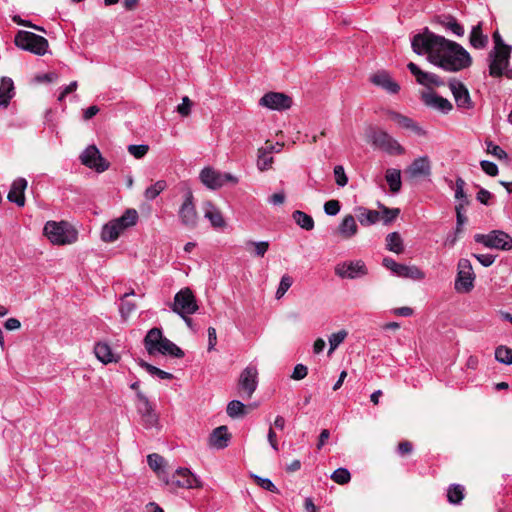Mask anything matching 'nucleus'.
<instances>
[{
  "label": "nucleus",
  "mask_w": 512,
  "mask_h": 512,
  "mask_svg": "<svg viewBox=\"0 0 512 512\" xmlns=\"http://www.w3.org/2000/svg\"><path fill=\"white\" fill-rule=\"evenodd\" d=\"M205 218H207L214 228H224L226 222L222 213L211 202H206L204 205Z\"/></svg>",
  "instance_id": "30"
},
{
  "label": "nucleus",
  "mask_w": 512,
  "mask_h": 512,
  "mask_svg": "<svg viewBox=\"0 0 512 512\" xmlns=\"http://www.w3.org/2000/svg\"><path fill=\"white\" fill-rule=\"evenodd\" d=\"M474 240L490 249L504 251L512 249V237L502 230H493L488 234H475Z\"/></svg>",
  "instance_id": "7"
},
{
  "label": "nucleus",
  "mask_w": 512,
  "mask_h": 512,
  "mask_svg": "<svg viewBox=\"0 0 512 512\" xmlns=\"http://www.w3.org/2000/svg\"><path fill=\"white\" fill-rule=\"evenodd\" d=\"M450 92L452 93L458 108H472L473 102L470 97L468 88L460 81L450 80Z\"/></svg>",
  "instance_id": "20"
},
{
  "label": "nucleus",
  "mask_w": 512,
  "mask_h": 512,
  "mask_svg": "<svg viewBox=\"0 0 512 512\" xmlns=\"http://www.w3.org/2000/svg\"><path fill=\"white\" fill-rule=\"evenodd\" d=\"M386 249L396 254L404 251L403 241L398 232H392L386 236Z\"/></svg>",
  "instance_id": "40"
},
{
  "label": "nucleus",
  "mask_w": 512,
  "mask_h": 512,
  "mask_svg": "<svg viewBox=\"0 0 512 512\" xmlns=\"http://www.w3.org/2000/svg\"><path fill=\"white\" fill-rule=\"evenodd\" d=\"M386 181L389 184L390 190L397 193L401 189V173L397 169H388L386 171Z\"/></svg>",
  "instance_id": "41"
},
{
  "label": "nucleus",
  "mask_w": 512,
  "mask_h": 512,
  "mask_svg": "<svg viewBox=\"0 0 512 512\" xmlns=\"http://www.w3.org/2000/svg\"><path fill=\"white\" fill-rule=\"evenodd\" d=\"M258 385V370L253 364H249L240 374L238 389L241 396L250 399Z\"/></svg>",
  "instance_id": "13"
},
{
  "label": "nucleus",
  "mask_w": 512,
  "mask_h": 512,
  "mask_svg": "<svg viewBox=\"0 0 512 512\" xmlns=\"http://www.w3.org/2000/svg\"><path fill=\"white\" fill-rule=\"evenodd\" d=\"M331 479L337 484L344 485L350 481L351 474L346 468H338L332 473Z\"/></svg>",
  "instance_id": "48"
},
{
  "label": "nucleus",
  "mask_w": 512,
  "mask_h": 512,
  "mask_svg": "<svg viewBox=\"0 0 512 512\" xmlns=\"http://www.w3.org/2000/svg\"><path fill=\"white\" fill-rule=\"evenodd\" d=\"M147 462L149 467L155 471L158 477L163 481V477L167 476V473L164 470L165 460L162 456L157 453H153L148 455Z\"/></svg>",
  "instance_id": "38"
},
{
  "label": "nucleus",
  "mask_w": 512,
  "mask_h": 512,
  "mask_svg": "<svg viewBox=\"0 0 512 512\" xmlns=\"http://www.w3.org/2000/svg\"><path fill=\"white\" fill-rule=\"evenodd\" d=\"M481 169L489 176H496L498 174V166L488 160H482L480 162Z\"/></svg>",
  "instance_id": "59"
},
{
  "label": "nucleus",
  "mask_w": 512,
  "mask_h": 512,
  "mask_svg": "<svg viewBox=\"0 0 512 512\" xmlns=\"http://www.w3.org/2000/svg\"><path fill=\"white\" fill-rule=\"evenodd\" d=\"M465 496V488L460 484L450 485V503L459 504Z\"/></svg>",
  "instance_id": "49"
},
{
  "label": "nucleus",
  "mask_w": 512,
  "mask_h": 512,
  "mask_svg": "<svg viewBox=\"0 0 512 512\" xmlns=\"http://www.w3.org/2000/svg\"><path fill=\"white\" fill-rule=\"evenodd\" d=\"M470 44L476 49H483L488 43V37L482 33L481 24L474 26L470 33Z\"/></svg>",
  "instance_id": "37"
},
{
  "label": "nucleus",
  "mask_w": 512,
  "mask_h": 512,
  "mask_svg": "<svg viewBox=\"0 0 512 512\" xmlns=\"http://www.w3.org/2000/svg\"><path fill=\"white\" fill-rule=\"evenodd\" d=\"M44 234L53 244L58 245L71 244L76 240L75 231L66 222H47Z\"/></svg>",
  "instance_id": "4"
},
{
  "label": "nucleus",
  "mask_w": 512,
  "mask_h": 512,
  "mask_svg": "<svg viewBox=\"0 0 512 512\" xmlns=\"http://www.w3.org/2000/svg\"><path fill=\"white\" fill-rule=\"evenodd\" d=\"M27 184L28 183L24 178L14 180L7 196L8 200L19 207H23L25 205L24 192L27 188Z\"/></svg>",
  "instance_id": "22"
},
{
  "label": "nucleus",
  "mask_w": 512,
  "mask_h": 512,
  "mask_svg": "<svg viewBox=\"0 0 512 512\" xmlns=\"http://www.w3.org/2000/svg\"><path fill=\"white\" fill-rule=\"evenodd\" d=\"M193 102L188 96L183 97L182 103L178 105L177 112L182 116H188L190 114Z\"/></svg>",
  "instance_id": "60"
},
{
  "label": "nucleus",
  "mask_w": 512,
  "mask_h": 512,
  "mask_svg": "<svg viewBox=\"0 0 512 512\" xmlns=\"http://www.w3.org/2000/svg\"><path fill=\"white\" fill-rule=\"evenodd\" d=\"M382 264L385 268L391 270L393 274L399 277L411 279H422L424 277L423 273L417 267L399 264L390 257H385Z\"/></svg>",
  "instance_id": "19"
},
{
  "label": "nucleus",
  "mask_w": 512,
  "mask_h": 512,
  "mask_svg": "<svg viewBox=\"0 0 512 512\" xmlns=\"http://www.w3.org/2000/svg\"><path fill=\"white\" fill-rule=\"evenodd\" d=\"M292 284H293L292 277H290L289 275H283L280 280L278 289L276 291V295H275L276 299H281L285 295V293L288 291V289L292 286Z\"/></svg>",
  "instance_id": "50"
},
{
  "label": "nucleus",
  "mask_w": 512,
  "mask_h": 512,
  "mask_svg": "<svg viewBox=\"0 0 512 512\" xmlns=\"http://www.w3.org/2000/svg\"><path fill=\"white\" fill-rule=\"evenodd\" d=\"M166 187V181L158 180L157 182H155L154 184L150 185L145 189L144 197L147 200L152 201L156 199V197L159 196V194L163 192L166 189Z\"/></svg>",
  "instance_id": "42"
},
{
  "label": "nucleus",
  "mask_w": 512,
  "mask_h": 512,
  "mask_svg": "<svg viewBox=\"0 0 512 512\" xmlns=\"http://www.w3.org/2000/svg\"><path fill=\"white\" fill-rule=\"evenodd\" d=\"M292 103V98L281 92H268L259 100V105L279 111L289 109Z\"/></svg>",
  "instance_id": "18"
},
{
  "label": "nucleus",
  "mask_w": 512,
  "mask_h": 512,
  "mask_svg": "<svg viewBox=\"0 0 512 512\" xmlns=\"http://www.w3.org/2000/svg\"><path fill=\"white\" fill-rule=\"evenodd\" d=\"M79 159L84 166L95 170L97 173H103L110 167V163L101 155L95 145H89L80 154Z\"/></svg>",
  "instance_id": "12"
},
{
  "label": "nucleus",
  "mask_w": 512,
  "mask_h": 512,
  "mask_svg": "<svg viewBox=\"0 0 512 512\" xmlns=\"http://www.w3.org/2000/svg\"><path fill=\"white\" fill-rule=\"evenodd\" d=\"M14 44L18 48L38 56L45 55L49 48V43L46 38L25 30H19L16 33Z\"/></svg>",
  "instance_id": "3"
},
{
  "label": "nucleus",
  "mask_w": 512,
  "mask_h": 512,
  "mask_svg": "<svg viewBox=\"0 0 512 512\" xmlns=\"http://www.w3.org/2000/svg\"><path fill=\"white\" fill-rule=\"evenodd\" d=\"M178 216L183 226L190 229L196 227L198 215L194 204L193 192L189 187L184 189V200L179 208Z\"/></svg>",
  "instance_id": "11"
},
{
  "label": "nucleus",
  "mask_w": 512,
  "mask_h": 512,
  "mask_svg": "<svg viewBox=\"0 0 512 512\" xmlns=\"http://www.w3.org/2000/svg\"><path fill=\"white\" fill-rule=\"evenodd\" d=\"M292 218L298 226L306 231H310L314 228V220L312 216L301 210H295L292 213Z\"/></svg>",
  "instance_id": "39"
},
{
  "label": "nucleus",
  "mask_w": 512,
  "mask_h": 512,
  "mask_svg": "<svg viewBox=\"0 0 512 512\" xmlns=\"http://www.w3.org/2000/svg\"><path fill=\"white\" fill-rule=\"evenodd\" d=\"M243 249L256 257H263L269 249V242L259 241L255 242L247 240L243 243Z\"/></svg>",
  "instance_id": "34"
},
{
  "label": "nucleus",
  "mask_w": 512,
  "mask_h": 512,
  "mask_svg": "<svg viewBox=\"0 0 512 512\" xmlns=\"http://www.w3.org/2000/svg\"><path fill=\"white\" fill-rule=\"evenodd\" d=\"M341 208L340 202L338 200H329L324 204V211L329 216H335L339 213Z\"/></svg>",
  "instance_id": "57"
},
{
  "label": "nucleus",
  "mask_w": 512,
  "mask_h": 512,
  "mask_svg": "<svg viewBox=\"0 0 512 512\" xmlns=\"http://www.w3.org/2000/svg\"><path fill=\"white\" fill-rule=\"evenodd\" d=\"M170 308L180 317H184L186 314H194L199 307L192 290L186 287L175 294L173 303L170 304Z\"/></svg>",
  "instance_id": "8"
},
{
  "label": "nucleus",
  "mask_w": 512,
  "mask_h": 512,
  "mask_svg": "<svg viewBox=\"0 0 512 512\" xmlns=\"http://www.w3.org/2000/svg\"><path fill=\"white\" fill-rule=\"evenodd\" d=\"M406 173L410 177L417 178L427 176L430 174V165L427 157H420L415 159L412 164L408 167Z\"/></svg>",
  "instance_id": "28"
},
{
  "label": "nucleus",
  "mask_w": 512,
  "mask_h": 512,
  "mask_svg": "<svg viewBox=\"0 0 512 512\" xmlns=\"http://www.w3.org/2000/svg\"><path fill=\"white\" fill-rule=\"evenodd\" d=\"M339 234L344 238H351L358 232V226L353 215H346L338 226Z\"/></svg>",
  "instance_id": "33"
},
{
  "label": "nucleus",
  "mask_w": 512,
  "mask_h": 512,
  "mask_svg": "<svg viewBox=\"0 0 512 512\" xmlns=\"http://www.w3.org/2000/svg\"><path fill=\"white\" fill-rule=\"evenodd\" d=\"M144 345L149 355L160 353L174 358H182L184 352L175 343L165 338L159 328H152L144 338Z\"/></svg>",
  "instance_id": "2"
},
{
  "label": "nucleus",
  "mask_w": 512,
  "mask_h": 512,
  "mask_svg": "<svg viewBox=\"0 0 512 512\" xmlns=\"http://www.w3.org/2000/svg\"><path fill=\"white\" fill-rule=\"evenodd\" d=\"M230 434L226 426H219L213 430L209 438L210 446L216 449H224L228 446Z\"/></svg>",
  "instance_id": "26"
},
{
  "label": "nucleus",
  "mask_w": 512,
  "mask_h": 512,
  "mask_svg": "<svg viewBox=\"0 0 512 512\" xmlns=\"http://www.w3.org/2000/svg\"><path fill=\"white\" fill-rule=\"evenodd\" d=\"M485 145H486V152L488 154H491L498 159L507 158V153L500 146L494 144L492 141L486 140Z\"/></svg>",
  "instance_id": "51"
},
{
  "label": "nucleus",
  "mask_w": 512,
  "mask_h": 512,
  "mask_svg": "<svg viewBox=\"0 0 512 512\" xmlns=\"http://www.w3.org/2000/svg\"><path fill=\"white\" fill-rule=\"evenodd\" d=\"M381 207H382V213H383L382 219H383L384 224H389L392 221H394L400 213L399 208H388L385 206H381Z\"/></svg>",
  "instance_id": "54"
},
{
  "label": "nucleus",
  "mask_w": 512,
  "mask_h": 512,
  "mask_svg": "<svg viewBox=\"0 0 512 512\" xmlns=\"http://www.w3.org/2000/svg\"><path fill=\"white\" fill-rule=\"evenodd\" d=\"M421 100L427 107L443 112L448 110V99L439 96L433 90L423 91L421 93Z\"/></svg>",
  "instance_id": "24"
},
{
  "label": "nucleus",
  "mask_w": 512,
  "mask_h": 512,
  "mask_svg": "<svg viewBox=\"0 0 512 512\" xmlns=\"http://www.w3.org/2000/svg\"><path fill=\"white\" fill-rule=\"evenodd\" d=\"M122 230L119 228L118 224L111 220L107 224H105L101 231V239L104 242H114L118 239Z\"/></svg>",
  "instance_id": "35"
},
{
  "label": "nucleus",
  "mask_w": 512,
  "mask_h": 512,
  "mask_svg": "<svg viewBox=\"0 0 512 512\" xmlns=\"http://www.w3.org/2000/svg\"><path fill=\"white\" fill-rule=\"evenodd\" d=\"M450 32L455 34L456 36H463L464 35V27L457 22V20L450 15Z\"/></svg>",
  "instance_id": "64"
},
{
  "label": "nucleus",
  "mask_w": 512,
  "mask_h": 512,
  "mask_svg": "<svg viewBox=\"0 0 512 512\" xmlns=\"http://www.w3.org/2000/svg\"><path fill=\"white\" fill-rule=\"evenodd\" d=\"M335 274L342 279H357L368 274V269L362 260L345 261L335 266Z\"/></svg>",
  "instance_id": "16"
},
{
  "label": "nucleus",
  "mask_w": 512,
  "mask_h": 512,
  "mask_svg": "<svg viewBox=\"0 0 512 512\" xmlns=\"http://www.w3.org/2000/svg\"><path fill=\"white\" fill-rule=\"evenodd\" d=\"M356 217L361 225L370 226L377 223L380 219V213L376 210H369L364 207L355 209Z\"/></svg>",
  "instance_id": "32"
},
{
  "label": "nucleus",
  "mask_w": 512,
  "mask_h": 512,
  "mask_svg": "<svg viewBox=\"0 0 512 512\" xmlns=\"http://www.w3.org/2000/svg\"><path fill=\"white\" fill-rule=\"evenodd\" d=\"M472 256L479 261L484 267L491 266L495 261V256L491 254H472Z\"/></svg>",
  "instance_id": "62"
},
{
  "label": "nucleus",
  "mask_w": 512,
  "mask_h": 512,
  "mask_svg": "<svg viewBox=\"0 0 512 512\" xmlns=\"http://www.w3.org/2000/svg\"><path fill=\"white\" fill-rule=\"evenodd\" d=\"M347 332L345 330H340L336 333H333L329 337V353L333 352L346 338Z\"/></svg>",
  "instance_id": "52"
},
{
  "label": "nucleus",
  "mask_w": 512,
  "mask_h": 512,
  "mask_svg": "<svg viewBox=\"0 0 512 512\" xmlns=\"http://www.w3.org/2000/svg\"><path fill=\"white\" fill-rule=\"evenodd\" d=\"M163 482L170 491H176L179 488L193 489L201 486L200 480L188 469L178 468L171 477H163Z\"/></svg>",
  "instance_id": "5"
},
{
  "label": "nucleus",
  "mask_w": 512,
  "mask_h": 512,
  "mask_svg": "<svg viewBox=\"0 0 512 512\" xmlns=\"http://www.w3.org/2000/svg\"><path fill=\"white\" fill-rule=\"evenodd\" d=\"M512 49L490 51L488 56L489 74L492 77H500L507 69Z\"/></svg>",
  "instance_id": "17"
},
{
  "label": "nucleus",
  "mask_w": 512,
  "mask_h": 512,
  "mask_svg": "<svg viewBox=\"0 0 512 512\" xmlns=\"http://www.w3.org/2000/svg\"><path fill=\"white\" fill-rule=\"evenodd\" d=\"M471 204V201H455V212H456V229L454 233V239H458L464 232V227L468 222L466 216L467 208Z\"/></svg>",
  "instance_id": "23"
},
{
  "label": "nucleus",
  "mask_w": 512,
  "mask_h": 512,
  "mask_svg": "<svg viewBox=\"0 0 512 512\" xmlns=\"http://www.w3.org/2000/svg\"><path fill=\"white\" fill-rule=\"evenodd\" d=\"M492 198V193L485 188H480L476 194L477 201L486 206L491 205Z\"/></svg>",
  "instance_id": "58"
},
{
  "label": "nucleus",
  "mask_w": 512,
  "mask_h": 512,
  "mask_svg": "<svg viewBox=\"0 0 512 512\" xmlns=\"http://www.w3.org/2000/svg\"><path fill=\"white\" fill-rule=\"evenodd\" d=\"M495 359L502 364L511 365L512 349L504 345L498 346L495 350Z\"/></svg>",
  "instance_id": "44"
},
{
  "label": "nucleus",
  "mask_w": 512,
  "mask_h": 512,
  "mask_svg": "<svg viewBox=\"0 0 512 512\" xmlns=\"http://www.w3.org/2000/svg\"><path fill=\"white\" fill-rule=\"evenodd\" d=\"M256 483L263 488L264 490L270 491V492H277V487L274 485V483L268 479V478H262L257 475H252Z\"/></svg>",
  "instance_id": "56"
},
{
  "label": "nucleus",
  "mask_w": 512,
  "mask_h": 512,
  "mask_svg": "<svg viewBox=\"0 0 512 512\" xmlns=\"http://www.w3.org/2000/svg\"><path fill=\"white\" fill-rule=\"evenodd\" d=\"M199 179L204 186L211 190H217L227 183H238V178L231 173H223L210 166L201 170Z\"/></svg>",
  "instance_id": "6"
},
{
  "label": "nucleus",
  "mask_w": 512,
  "mask_h": 512,
  "mask_svg": "<svg viewBox=\"0 0 512 512\" xmlns=\"http://www.w3.org/2000/svg\"><path fill=\"white\" fill-rule=\"evenodd\" d=\"M455 289L459 293H469L474 288L476 275L472 264L468 259H460L457 266Z\"/></svg>",
  "instance_id": "9"
},
{
  "label": "nucleus",
  "mask_w": 512,
  "mask_h": 512,
  "mask_svg": "<svg viewBox=\"0 0 512 512\" xmlns=\"http://www.w3.org/2000/svg\"><path fill=\"white\" fill-rule=\"evenodd\" d=\"M94 353L98 360L104 364L118 362L119 356L114 354L111 347L105 342H98L94 347Z\"/></svg>",
  "instance_id": "29"
},
{
  "label": "nucleus",
  "mask_w": 512,
  "mask_h": 512,
  "mask_svg": "<svg viewBox=\"0 0 512 512\" xmlns=\"http://www.w3.org/2000/svg\"><path fill=\"white\" fill-rule=\"evenodd\" d=\"M138 220V212L135 209H127L122 216L114 219V221L118 224L119 228L122 230H126L129 227L134 226Z\"/></svg>",
  "instance_id": "36"
},
{
  "label": "nucleus",
  "mask_w": 512,
  "mask_h": 512,
  "mask_svg": "<svg viewBox=\"0 0 512 512\" xmlns=\"http://www.w3.org/2000/svg\"><path fill=\"white\" fill-rule=\"evenodd\" d=\"M472 65L470 53L459 43L450 41V72H458Z\"/></svg>",
  "instance_id": "15"
},
{
  "label": "nucleus",
  "mask_w": 512,
  "mask_h": 512,
  "mask_svg": "<svg viewBox=\"0 0 512 512\" xmlns=\"http://www.w3.org/2000/svg\"><path fill=\"white\" fill-rule=\"evenodd\" d=\"M412 50L418 55H426L430 63L448 70V40L427 27L411 40Z\"/></svg>",
  "instance_id": "1"
},
{
  "label": "nucleus",
  "mask_w": 512,
  "mask_h": 512,
  "mask_svg": "<svg viewBox=\"0 0 512 512\" xmlns=\"http://www.w3.org/2000/svg\"><path fill=\"white\" fill-rule=\"evenodd\" d=\"M136 410L145 428H152L158 422V415L149 399L141 392L136 394Z\"/></svg>",
  "instance_id": "14"
},
{
  "label": "nucleus",
  "mask_w": 512,
  "mask_h": 512,
  "mask_svg": "<svg viewBox=\"0 0 512 512\" xmlns=\"http://www.w3.org/2000/svg\"><path fill=\"white\" fill-rule=\"evenodd\" d=\"M14 94L13 80L9 77H2L0 82V107L6 108Z\"/></svg>",
  "instance_id": "31"
},
{
  "label": "nucleus",
  "mask_w": 512,
  "mask_h": 512,
  "mask_svg": "<svg viewBox=\"0 0 512 512\" xmlns=\"http://www.w3.org/2000/svg\"><path fill=\"white\" fill-rule=\"evenodd\" d=\"M384 119L388 125H396L401 128H419L412 119L395 111H386L384 113Z\"/></svg>",
  "instance_id": "27"
},
{
  "label": "nucleus",
  "mask_w": 512,
  "mask_h": 512,
  "mask_svg": "<svg viewBox=\"0 0 512 512\" xmlns=\"http://www.w3.org/2000/svg\"><path fill=\"white\" fill-rule=\"evenodd\" d=\"M370 81L390 94H397L400 90V85L394 81L390 74L385 70H381L373 74Z\"/></svg>",
  "instance_id": "21"
},
{
  "label": "nucleus",
  "mask_w": 512,
  "mask_h": 512,
  "mask_svg": "<svg viewBox=\"0 0 512 512\" xmlns=\"http://www.w3.org/2000/svg\"><path fill=\"white\" fill-rule=\"evenodd\" d=\"M494 48L491 51H499L505 49H512L510 45L504 43L500 34L496 31L493 34Z\"/></svg>",
  "instance_id": "63"
},
{
  "label": "nucleus",
  "mask_w": 512,
  "mask_h": 512,
  "mask_svg": "<svg viewBox=\"0 0 512 512\" xmlns=\"http://www.w3.org/2000/svg\"><path fill=\"white\" fill-rule=\"evenodd\" d=\"M372 145L388 154H402L404 149L386 130H369L367 135Z\"/></svg>",
  "instance_id": "10"
},
{
  "label": "nucleus",
  "mask_w": 512,
  "mask_h": 512,
  "mask_svg": "<svg viewBox=\"0 0 512 512\" xmlns=\"http://www.w3.org/2000/svg\"><path fill=\"white\" fill-rule=\"evenodd\" d=\"M334 177L336 184L340 187H344L348 183V178L345 174L344 167L342 165H336L334 167Z\"/></svg>",
  "instance_id": "55"
},
{
  "label": "nucleus",
  "mask_w": 512,
  "mask_h": 512,
  "mask_svg": "<svg viewBox=\"0 0 512 512\" xmlns=\"http://www.w3.org/2000/svg\"><path fill=\"white\" fill-rule=\"evenodd\" d=\"M466 182L458 177L456 179V183H455V193H454V198H455V201H471L470 198H469V195L467 194L466 190Z\"/></svg>",
  "instance_id": "46"
},
{
  "label": "nucleus",
  "mask_w": 512,
  "mask_h": 512,
  "mask_svg": "<svg viewBox=\"0 0 512 512\" xmlns=\"http://www.w3.org/2000/svg\"><path fill=\"white\" fill-rule=\"evenodd\" d=\"M130 295H134V291L133 290H131L130 292L125 293L123 298L121 299L119 311H120L122 317L129 316L136 309V304L135 303H133L131 301H128V300H125V298H127Z\"/></svg>",
  "instance_id": "47"
},
{
  "label": "nucleus",
  "mask_w": 512,
  "mask_h": 512,
  "mask_svg": "<svg viewBox=\"0 0 512 512\" xmlns=\"http://www.w3.org/2000/svg\"><path fill=\"white\" fill-rule=\"evenodd\" d=\"M127 150L136 159H141L148 153L149 146L146 144H140V145L132 144L127 147Z\"/></svg>",
  "instance_id": "53"
},
{
  "label": "nucleus",
  "mask_w": 512,
  "mask_h": 512,
  "mask_svg": "<svg viewBox=\"0 0 512 512\" xmlns=\"http://www.w3.org/2000/svg\"><path fill=\"white\" fill-rule=\"evenodd\" d=\"M308 369L303 364H297L294 367L293 373L291 375V378L294 380H302L307 376Z\"/></svg>",
  "instance_id": "61"
},
{
  "label": "nucleus",
  "mask_w": 512,
  "mask_h": 512,
  "mask_svg": "<svg viewBox=\"0 0 512 512\" xmlns=\"http://www.w3.org/2000/svg\"><path fill=\"white\" fill-rule=\"evenodd\" d=\"M274 149L275 146H273V143L268 140L266 141L265 146L258 150L257 167L259 170L265 171L271 168L273 163L272 153Z\"/></svg>",
  "instance_id": "25"
},
{
  "label": "nucleus",
  "mask_w": 512,
  "mask_h": 512,
  "mask_svg": "<svg viewBox=\"0 0 512 512\" xmlns=\"http://www.w3.org/2000/svg\"><path fill=\"white\" fill-rule=\"evenodd\" d=\"M226 412L231 418H239L246 414L245 405L239 400H232L228 403Z\"/></svg>",
  "instance_id": "43"
},
{
  "label": "nucleus",
  "mask_w": 512,
  "mask_h": 512,
  "mask_svg": "<svg viewBox=\"0 0 512 512\" xmlns=\"http://www.w3.org/2000/svg\"><path fill=\"white\" fill-rule=\"evenodd\" d=\"M407 68L414 75L416 81L425 86L428 85V78L430 77V73L422 71L415 63L409 62Z\"/></svg>",
  "instance_id": "45"
}]
</instances>
